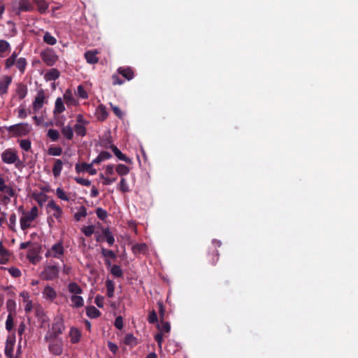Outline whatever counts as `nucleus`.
<instances>
[{
    "instance_id": "nucleus-1",
    "label": "nucleus",
    "mask_w": 358,
    "mask_h": 358,
    "mask_svg": "<svg viewBox=\"0 0 358 358\" xmlns=\"http://www.w3.org/2000/svg\"><path fill=\"white\" fill-rule=\"evenodd\" d=\"M65 329L64 320L62 317H57L54 319L52 327L49 329L44 336V341H48L58 336L63 333Z\"/></svg>"
},
{
    "instance_id": "nucleus-2",
    "label": "nucleus",
    "mask_w": 358,
    "mask_h": 358,
    "mask_svg": "<svg viewBox=\"0 0 358 358\" xmlns=\"http://www.w3.org/2000/svg\"><path fill=\"white\" fill-rule=\"evenodd\" d=\"M7 130L14 136H24L29 134L31 127L28 123L22 122L8 127Z\"/></svg>"
},
{
    "instance_id": "nucleus-3",
    "label": "nucleus",
    "mask_w": 358,
    "mask_h": 358,
    "mask_svg": "<svg viewBox=\"0 0 358 358\" xmlns=\"http://www.w3.org/2000/svg\"><path fill=\"white\" fill-rule=\"evenodd\" d=\"M59 268L57 264H49L44 267L41 277L45 280H52L58 278Z\"/></svg>"
},
{
    "instance_id": "nucleus-4",
    "label": "nucleus",
    "mask_w": 358,
    "mask_h": 358,
    "mask_svg": "<svg viewBox=\"0 0 358 358\" xmlns=\"http://www.w3.org/2000/svg\"><path fill=\"white\" fill-rule=\"evenodd\" d=\"M24 216L20 218V227L25 230L30 227V222L36 219L38 215V208L34 206L29 212L23 213Z\"/></svg>"
},
{
    "instance_id": "nucleus-5",
    "label": "nucleus",
    "mask_w": 358,
    "mask_h": 358,
    "mask_svg": "<svg viewBox=\"0 0 358 358\" xmlns=\"http://www.w3.org/2000/svg\"><path fill=\"white\" fill-rule=\"evenodd\" d=\"M45 342L49 343L48 349L49 351L55 355H60L63 352V342L61 339L54 338Z\"/></svg>"
},
{
    "instance_id": "nucleus-6",
    "label": "nucleus",
    "mask_w": 358,
    "mask_h": 358,
    "mask_svg": "<svg viewBox=\"0 0 358 358\" xmlns=\"http://www.w3.org/2000/svg\"><path fill=\"white\" fill-rule=\"evenodd\" d=\"M64 252V249L62 242L54 244L50 250L45 253L46 257H54L57 259H61Z\"/></svg>"
},
{
    "instance_id": "nucleus-7",
    "label": "nucleus",
    "mask_w": 358,
    "mask_h": 358,
    "mask_svg": "<svg viewBox=\"0 0 358 358\" xmlns=\"http://www.w3.org/2000/svg\"><path fill=\"white\" fill-rule=\"evenodd\" d=\"M41 57L43 62H45L49 66H53L58 59L57 55L54 52L53 50L50 49H47L42 52Z\"/></svg>"
},
{
    "instance_id": "nucleus-8",
    "label": "nucleus",
    "mask_w": 358,
    "mask_h": 358,
    "mask_svg": "<svg viewBox=\"0 0 358 358\" xmlns=\"http://www.w3.org/2000/svg\"><path fill=\"white\" fill-rule=\"evenodd\" d=\"M1 159L6 164H13L17 159V155L15 150L7 149L1 153Z\"/></svg>"
},
{
    "instance_id": "nucleus-9",
    "label": "nucleus",
    "mask_w": 358,
    "mask_h": 358,
    "mask_svg": "<svg viewBox=\"0 0 358 358\" xmlns=\"http://www.w3.org/2000/svg\"><path fill=\"white\" fill-rule=\"evenodd\" d=\"M47 209L52 210L54 211L52 216L57 220H60L63 214V210L53 199L48 201L47 204Z\"/></svg>"
},
{
    "instance_id": "nucleus-10",
    "label": "nucleus",
    "mask_w": 358,
    "mask_h": 358,
    "mask_svg": "<svg viewBox=\"0 0 358 358\" xmlns=\"http://www.w3.org/2000/svg\"><path fill=\"white\" fill-rule=\"evenodd\" d=\"M45 99V95L44 91L43 90H39L33 102V108L35 111L40 110L43 107Z\"/></svg>"
},
{
    "instance_id": "nucleus-11",
    "label": "nucleus",
    "mask_w": 358,
    "mask_h": 358,
    "mask_svg": "<svg viewBox=\"0 0 358 358\" xmlns=\"http://www.w3.org/2000/svg\"><path fill=\"white\" fill-rule=\"evenodd\" d=\"M12 82V78L9 76H3L0 78V94L3 95L8 92V88Z\"/></svg>"
},
{
    "instance_id": "nucleus-12",
    "label": "nucleus",
    "mask_w": 358,
    "mask_h": 358,
    "mask_svg": "<svg viewBox=\"0 0 358 358\" xmlns=\"http://www.w3.org/2000/svg\"><path fill=\"white\" fill-rule=\"evenodd\" d=\"M76 171L78 173L82 171H87L90 175H95L96 173V170L92 168V164H87L85 162L82 163L81 164H76Z\"/></svg>"
},
{
    "instance_id": "nucleus-13",
    "label": "nucleus",
    "mask_w": 358,
    "mask_h": 358,
    "mask_svg": "<svg viewBox=\"0 0 358 358\" xmlns=\"http://www.w3.org/2000/svg\"><path fill=\"white\" fill-rule=\"evenodd\" d=\"M42 294L43 298L50 301H53L57 297L56 291L49 285L45 287L43 291L42 292Z\"/></svg>"
},
{
    "instance_id": "nucleus-14",
    "label": "nucleus",
    "mask_w": 358,
    "mask_h": 358,
    "mask_svg": "<svg viewBox=\"0 0 358 358\" xmlns=\"http://www.w3.org/2000/svg\"><path fill=\"white\" fill-rule=\"evenodd\" d=\"M117 73L122 75L127 80H130L134 78V71L131 67H119Z\"/></svg>"
},
{
    "instance_id": "nucleus-15",
    "label": "nucleus",
    "mask_w": 358,
    "mask_h": 358,
    "mask_svg": "<svg viewBox=\"0 0 358 358\" xmlns=\"http://www.w3.org/2000/svg\"><path fill=\"white\" fill-rule=\"evenodd\" d=\"M110 149L113 152L114 155L120 160L124 161L127 164H131L132 161L130 158L123 154L115 145H110Z\"/></svg>"
},
{
    "instance_id": "nucleus-16",
    "label": "nucleus",
    "mask_w": 358,
    "mask_h": 358,
    "mask_svg": "<svg viewBox=\"0 0 358 358\" xmlns=\"http://www.w3.org/2000/svg\"><path fill=\"white\" fill-rule=\"evenodd\" d=\"M61 133L67 140H72L73 138V129L70 124L64 126L62 124Z\"/></svg>"
},
{
    "instance_id": "nucleus-17",
    "label": "nucleus",
    "mask_w": 358,
    "mask_h": 358,
    "mask_svg": "<svg viewBox=\"0 0 358 358\" xmlns=\"http://www.w3.org/2000/svg\"><path fill=\"white\" fill-rule=\"evenodd\" d=\"M71 301V306L73 308H81L84 306V299L83 298L78 295H71L70 297Z\"/></svg>"
},
{
    "instance_id": "nucleus-18",
    "label": "nucleus",
    "mask_w": 358,
    "mask_h": 358,
    "mask_svg": "<svg viewBox=\"0 0 358 358\" xmlns=\"http://www.w3.org/2000/svg\"><path fill=\"white\" fill-rule=\"evenodd\" d=\"M68 291L72 295H78L83 293L82 288L75 282H71L67 285Z\"/></svg>"
},
{
    "instance_id": "nucleus-19",
    "label": "nucleus",
    "mask_w": 358,
    "mask_h": 358,
    "mask_svg": "<svg viewBox=\"0 0 358 358\" xmlns=\"http://www.w3.org/2000/svg\"><path fill=\"white\" fill-rule=\"evenodd\" d=\"M219 252L217 250L212 249L211 251L208 252V262L212 266H215L217 262L219 261Z\"/></svg>"
},
{
    "instance_id": "nucleus-20",
    "label": "nucleus",
    "mask_w": 358,
    "mask_h": 358,
    "mask_svg": "<svg viewBox=\"0 0 358 358\" xmlns=\"http://www.w3.org/2000/svg\"><path fill=\"white\" fill-rule=\"evenodd\" d=\"M34 7L29 0H20L18 10L19 12L31 11Z\"/></svg>"
},
{
    "instance_id": "nucleus-21",
    "label": "nucleus",
    "mask_w": 358,
    "mask_h": 358,
    "mask_svg": "<svg viewBox=\"0 0 358 358\" xmlns=\"http://www.w3.org/2000/svg\"><path fill=\"white\" fill-rule=\"evenodd\" d=\"M63 162L61 159H57L55 160V164L52 168V173L55 178L60 176L62 170Z\"/></svg>"
},
{
    "instance_id": "nucleus-22",
    "label": "nucleus",
    "mask_w": 358,
    "mask_h": 358,
    "mask_svg": "<svg viewBox=\"0 0 358 358\" xmlns=\"http://www.w3.org/2000/svg\"><path fill=\"white\" fill-rule=\"evenodd\" d=\"M59 76L60 73L57 69H51L45 73V78L46 80L52 81L57 80Z\"/></svg>"
},
{
    "instance_id": "nucleus-23",
    "label": "nucleus",
    "mask_w": 358,
    "mask_h": 358,
    "mask_svg": "<svg viewBox=\"0 0 358 358\" xmlns=\"http://www.w3.org/2000/svg\"><path fill=\"white\" fill-rule=\"evenodd\" d=\"M69 336L71 337V342L72 343H77L80 339L81 334L78 329L72 327L70 330Z\"/></svg>"
},
{
    "instance_id": "nucleus-24",
    "label": "nucleus",
    "mask_w": 358,
    "mask_h": 358,
    "mask_svg": "<svg viewBox=\"0 0 358 358\" xmlns=\"http://www.w3.org/2000/svg\"><path fill=\"white\" fill-rule=\"evenodd\" d=\"M102 233L105 237V240L108 243V245H113L115 243V238L109 228H103L102 229Z\"/></svg>"
},
{
    "instance_id": "nucleus-25",
    "label": "nucleus",
    "mask_w": 358,
    "mask_h": 358,
    "mask_svg": "<svg viewBox=\"0 0 358 358\" xmlns=\"http://www.w3.org/2000/svg\"><path fill=\"white\" fill-rule=\"evenodd\" d=\"M86 314L90 318H97L101 315V312L94 306H90L87 307Z\"/></svg>"
},
{
    "instance_id": "nucleus-26",
    "label": "nucleus",
    "mask_w": 358,
    "mask_h": 358,
    "mask_svg": "<svg viewBox=\"0 0 358 358\" xmlns=\"http://www.w3.org/2000/svg\"><path fill=\"white\" fill-rule=\"evenodd\" d=\"M37 5L40 13H45L48 9L49 5L45 0H33Z\"/></svg>"
},
{
    "instance_id": "nucleus-27",
    "label": "nucleus",
    "mask_w": 358,
    "mask_h": 358,
    "mask_svg": "<svg viewBox=\"0 0 358 358\" xmlns=\"http://www.w3.org/2000/svg\"><path fill=\"white\" fill-rule=\"evenodd\" d=\"M85 57L89 64H94L99 61L98 57L96 56V52L92 51H87L85 53Z\"/></svg>"
},
{
    "instance_id": "nucleus-28",
    "label": "nucleus",
    "mask_w": 358,
    "mask_h": 358,
    "mask_svg": "<svg viewBox=\"0 0 358 358\" xmlns=\"http://www.w3.org/2000/svg\"><path fill=\"white\" fill-rule=\"evenodd\" d=\"M27 65V59L24 57H20L17 59L15 66L21 73H24Z\"/></svg>"
},
{
    "instance_id": "nucleus-29",
    "label": "nucleus",
    "mask_w": 358,
    "mask_h": 358,
    "mask_svg": "<svg viewBox=\"0 0 358 358\" xmlns=\"http://www.w3.org/2000/svg\"><path fill=\"white\" fill-rule=\"evenodd\" d=\"M65 110V107L62 98L58 97L55 101L54 114L62 113Z\"/></svg>"
},
{
    "instance_id": "nucleus-30",
    "label": "nucleus",
    "mask_w": 358,
    "mask_h": 358,
    "mask_svg": "<svg viewBox=\"0 0 358 358\" xmlns=\"http://www.w3.org/2000/svg\"><path fill=\"white\" fill-rule=\"evenodd\" d=\"M16 92L20 99H23L27 94V87L24 84L20 83L17 85Z\"/></svg>"
},
{
    "instance_id": "nucleus-31",
    "label": "nucleus",
    "mask_w": 358,
    "mask_h": 358,
    "mask_svg": "<svg viewBox=\"0 0 358 358\" xmlns=\"http://www.w3.org/2000/svg\"><path fill=\"white\" fill-rule=\"evenodd\" d=\"M73 129L78 136L83 137L87 134V129L84 124H76L73 127Z\"/></svg>"
},
{
    "instance_id": "nucleus-32",
    "label": "nucleus",
    "mask_w": 358,
    "mask_h": 358,
    "mask_svg": "<svg viewBox=\"0 0 358 358\" xmlns=\"http://www.w3.org/2000/svg\"><path fill=\"white\" fill-rule=\"evenodd\" d=\"M106 287L107 291V296L110 298L113 297L115 291V285L111 280H107L106 281Z\"/></svg>"
},
{
    "instance_id": "nucleus-33",
    "label": "nucleus",
    "mask_w": 358,
    "mask_h": 358,
    "mask_svg": "<svg viewBox=\"0 0 358 358\" xmlns=\"http://www.w3.org/2000/svg\"><path fill=\"white\" fill-rule=\"evenodd\" d=\"M17 55L15 52H13V54L6 59L5 62V67L6 69H10L12 66L15 64L17 61Z\"/></svg>"
},
{
    "instance_id": "nucleus-34",
    "label": "nucleus",
    "mask_w": 358,
    "mask_h": 358,
    "mask_svg": "<svg viewBox=\"0 0 358 358\" xmlns=\"http://www.w3.org/2000/svg\"><path fill=\"white\" fill-rule=\"evenodd\" d=\"M108 117V113L103 106L101 105L97 109V118L101 121H104Z\"/></svg>"
},
{
    "instance_id": "nucleus-35",
    "label": "nucleus",
    "mask_w": 358,
    "mask_h": 358,
    "mask_svg": "<svg viewBox=\"0 0 358 358\" xmlns=\"http://www.w3.org/2000/svg\"><path fill=\"white\" fill-rule=\"evenodd\" d=\"M101 253L105 259H115L117 257L115 253L113 250H108L104 248H101Z\"/></svg>"
},
{
    "instance_id": "nucleus-36",
    "label": "nucleus",
    "mask_w": 358,
    "mask_h": 358,
    "mask_svg": "<svg viewBox=\"0 0 358 358\" xmlns=\"http://www.w3.org/2000/svg\"><path fill=\"white\" fill-rule=\"evenodd\" d=\"M116 172L120 176H126L129 172V168L124 164H120L116 167Z\"/></svg>"
},
{
    "instance_id": "nucleus-37",
    "label": "nucleus",
    "mask_w": 358,
    "mask_h": 358,
    "mask_svg": "<svg viewBox=\"0 0 358 358\" xmlns=\"http://www.w3.org/2000/svg\"><path fill=\"white\" fill-rule=\"evenodd\" d=\"M124 343L127 345H136L137 344L136 337L131 334H127L125 336Z\"/></svg>"
},
{
    "instance_id": "nucleus-38",
    "label": "nucleus",
    "mask_w": 358,
    "mask_h": 358,
    "mask_svg": "<svg viewBox=\"0 0 358 358\" xmlns=\"http://www.w3.org/2000/svg\"><path fill=\"white\" fill-rule=\"evenodd\" d=\"M110 271L111 274L116 278H122L123 275V272L120 266L118 265H113L110 269Z\"/></svg>"
},
{
    "instance_id": "nucleus-39",
    "label": "nucleus",
    "mask_w": 358,
    "mask_h": 358,
    "mask_svg": "<svg viewBox=\"0 0 358 358\" xmlns=\"http://www.w3.org/2000/svg\"><path fill=\"white\" fill-rule=\"evenodd\" d=\"M132 249L134 253H145L148 246L145 243L136 244L133 246Z\"/></svg>"
},
{
    "instance_id": "nucleus-40",
    "label": "nucleus",
    "mask_w": 358,
    "mask_h": 358,
    "mask_svg": "<svg viewBox=\"0 0 358 358\" xmlns=\"http://www.w3.org/2000/svg\"><path fill=\"white\" fill-rule=\"evenodd\" d=\"M118 189L122 192L126 193L129 192V185L125 178H122L118 185Z\"/></svg>"
},
{
    "instance_id": "nucleus-41",
    "label": "nucleus",
    "mask_w": 358,
    "mask_h": 358,
    "mask_svg": "<svg viewBox=\"0 0 358 358\" xmlns=\"http://www.w3.org/2000/svg\"><path fill=\"white\" fill-rule=\"evenodd\" d=\"M43 41L48 45H53L56 44L57 39L49 32H46L43 36Z\"/></svg>"
},
{
    "instance_id": "nucleus-42",
    "label": "nucleus",
    "mask_w": 358,
    "mask_h": 358,
    "mask_svg": "<svg viewBox=\"0 0 358 358\" xmlns=\"http://www.w3.org/2000/svg\"><path fill=\"white\" fill-rule=\"evenodd\" d=\"M87 215V208L85 206H81L79 210L74 215V218L76 221H80L82 217H86Z\"/></svg>"
},
{
    "instance_id": "nucleus-43",
    "label": "nucleus",
    "mask_w": 358,
    "mask_h": 358,
    "mask_svg": "<svg viewBox=\"0 0 358 358\" xmlns=\"http://www.w3.org/2000/svg\"><path fill=\"white\" fill-rule=\"evenodd\" d=\"M64 99L67 105H72L76 103V100L69 90H67L64 94Z\"/></svg>"
},
{
    "instance_id": "nucleus-44",
    "label": "nucleus",
    "mask_w": 358,
    "mask_h": 358,
    "mask_svg": "<svg viewBox=\"0 0 358 358\" xmlns=\"http://www.w3.org/2000/svg\"><path fill=\"white\" fill-rule=\"evenodd\" d=\"M47 136L52 141H57L59 138V131L56 129H50L48 131Z\"/></svg>"
},
{
    "instance_id": "nucleus-45",
    "label": "nucleus",
    "mask_w": 358,
    "mask_h": 358,
    "mask_svg": "<svg viewBox=\"0 0 358 358\" xmlns=\"http://www.w3.org/2000/svg\"><path fill=\"white\" fill-rule=\"evenodd\" d=\"M9 48L10 45L6 41L0 40V57H4L3 54L6 52Z\"/></svg>"
},
{
    "instance_id": "nucleus-46",
    "label": "nucleus",
    "mask_w": 358,
    "mask_h": 358,
    "mask_svg": "<svg viewBox=\"0 0 358 358\" xmlns=\"http://www.w3.org/2000/svg\"><path fill=\"white\" fill-rule=\"evenodd\" d=\"M20 148L24 151H29L31 149V143L29 139H22L20 141Z\"/></svg>"
},
{
    "instance_id": "nucleus-47",
    "label": "nucleus",
    "mask_w": 358,
    "mask_h": 358,
    "mask_svg": "<svg viewBox=\"0 0 358 358\" xmlns=\"http://www.w3.org/2000/svg\"><path fill=\"white\" fill-rule=\"evenodd\" d=\"M48 199V196L42 192H40L39 194H36L34 196V199L38 202V203L40 206H42L44 202L46 201Z\"/></svg>"
},
{
    "instance_id": "nucleus-48",
    "label": "nucleus",
    "mask_w": 358,
    "mask_h": 358,
    "mask_svg": "<svg viewBox=\"0 0 358 358\" xmlns=\"http://www.w3.org/2000/svg\"><path fill=\"white\" fill-rule=\"evenodd\" d=\"M62 153V149L60 147H50L48 149V154L52 156H60Z\"/></svg>"
},
{
    "instance_id": "nucleus-49",
    "label": "nucleus",
    "mask_w": 358,
    "mask_h": 358,
    "mask_svg": "<svg viewBox=\"0 0 358 358\" xmlns=\"http://www.w3.org/2000/svg\"><path fill=\"white\" fill-rule=\"evenodd\" d=\"M13 346L14 344L13 343H6L5 347V355L8 358H13Z\"/></svg>"
},
{
    "instance_id": "nucleus-50",
    "label": "nucleus",
    "mask_w": 358,
    "mask_h": 358,
    "mask_svg": "<svg viewBox=\"0 0 358 358\" xmlns=\"http://www.w3.org/2000/svg\"><path fill=\"white\" fill-rule=\"evenodd\" d=\"M13 318L11 313H9L6 321V329L10 331L13 329Z\"/></svg>"
},
{
    "instance_id": "nucleus-51",
    "label": "nucleus",
    "mask_w": 358,
    "mask_h": 358,
    "mask_svg": "<svg viewBox=\"0 0 358 358\" xmlns=\"http://www.w3.org/2000/svg\"><path fill=\"white\" fill-rule=\"evenodd\" d=\"M56 194L59 199H60L63 201H69V196L66 195V194L64 192V191L60 187H58L56 189Z\"/></svg>"
},
{
    "instance_id": "nucleus-52",
    "label": "nucleus",
    "mask_w": 358,
    "mask_h": 358,
    "mask_svg": "<svg viewBox=\"0 0 358 358\" xmlns=\"http://www.w3.org/2000/svg\"><path fill=\"white\" fill-rule=\"evenodd\" d=\"M96 214L97 217L101 220H105L108 216L107 211L101 208H96Z\"/></svg>"
},
{
    "instance_id": "nucleus-53",
    "label": "nucleus",
    "mask_w": 358,
    "mask_h": 358,
    "mask_svg": "<svg viewBox=\"0 0 358 358\" xmlns=\"http://www.w3.org/2000/svg\"><path fill=\"white\" fill-rule=\"evenodd\" d=\"M82 231L83 233L86 236H91L94 232V227L93 225H89L87 227H85L82 229Z\"/></svg>"
},
{
    "instance_id": "nucleus-54",
    "label": "nucleus",
    "mask_w": 358,
    "mask_h": 358,
    "mask_svg": "<svg viewBox=\"0 0 358 358\" xmlns=\"http://www.w3.org/2000/svg\"><path fill=\"white\" fill-rule=\"evenodd\" d=\"M148 321L150 324H155L158 321L157 315L155 310H153L150 313Z\"/></svg>"
},
{
    "instance_id": "nucleus-55",
    "label": "nucleus",
    "mask_w": 358,
    "mask_h": 358,
    "mask_svg": "<svg viewBox=\"0 0 358 358\" xmlns=\"http://www.w3.org/2000/svg\"><path fill=\"white\" fill-rule=\"evenodd\" d=\"M16 223V215L12 213L9 217V228L13 231H15V226Z\"/></svg>"
},
{
    "instance_id": "nucleus-56",
    "label": "nucleus",
    "mask_w": 358,
    "mask_h": 358,
    "mask_svg": "<svg viewBox=\"0 0 358 358\" xmlns=\"http://www.w3.org/2000/svg\"><path fill=\"white\" fill-rule=\"evenodd\" d=\"M159 329L161 332L169 333L171 330V326L169 322H163V320H162V325L161 327H159Z\"/></svg>"
},
{
    "instance_id": "nucleus-57",
    "label": "nucleus",
    "mask_w": 358,
    "mask_h": 358,
    "mask_svg": "<svg viewBox=\"0 0 358 358\" xmlns=\"http://www.w3.org/2000/svg\"><path fill=\"white\" fill-rule=\"evenodd\" d=\"M75 180L76 181L77 183L86 187H89L91 185V181L88 179L77 177L75 178Z\"/></svg>"
},
{
    "instance_id": "nucleus-58",
    "label": "nucleus",
    "mask_w": 358,
    "mask_h": 358,
    "mask_svg": "<svg viewBox=\"0 0 358 358\" xmlns=\"http://www.w3.org/2000/svg\"><path fill=\"white\" fill-rule=\"evenodd\" d=\"M10 252L3 246L2 242H0V256L1 257H10Z\"/></svg>"
},
{
    "instance_id": "nucleus-59",
    "label": "nucleus",
    "mask_w": 358,
    "mask_h": 358,
    "mask_svg": "<svg viewBox=\"0 0 358 358\" xmlns=\"http://www.w3.org/2000/svg\"><path fill=\"white\" fill-rule=\"evenodd\" d=\"M8 270L9 273L14 278H18L22 274L20 270L15 267H10Z\"/></svg>"
},
{
    "instance_id": "nucleus-60",
    "label": "nucleus",
    "mask_w": 358,
    "mask_h": 358,
    "mask_svg": "<svg viewBox=\"0 0 358 358\" xmlns=\"http://www.w3.org/2000/svg\"><path fill=\"white\" fill-rule=\"evenodd\" d=\"M100 177L103 179V184L105 185H111L116 180V178H105L103 173L100 174Z\"/></svg>"
},
{
    "instance_id": "nucleus-61",
    "label": "nucleus",
    "mask_w": 358,
    "mask_h": 358,
    "mask_svg": "<svg viewBox=\"0 0 358 358\" xmlns=\"http://www.w3.org/2000/svg\"><path fill=\"white\" fill-rule=\"evenodd\" d=\"M111 108L117 117L119 118H122L123 113L119 107L111 104Z\"/></svg>"
},
{
    "instance_id": "nucleus-62",
    "label": "nucleus",
    "mask_w": 358,
    "mask_h": 358,
    "mask_svg": "<svg viewBox=\"0 0 358 358\" xmlns=\"http://www.w3.org/2000/svg\"><path fill=\"white\" fill-rule=\"evenodd\" d=\"M115 327L117 329H122V327H123V320H122V317L121 316H118L117 317H116L115 320V324H114Z\"/></svg>"
},
{
    "instance_id": "nucleus-63",
    "label": "nucleus",
    "mask_w": 358,
    "mask_h": 358,
    "mask_svg": "<svg viewBox=\"0 0 358 358\" xmlns=\"http://www.w3.org/2000/svg\"><path fill=\"white\" fill-rule=\"evenodd\" d=\"M6 306L8 308V311L11 313L13 310H14L15 307V301L13 299H8L6 302Z\"/></svg>"
},
{
    "instance_id": "nucleus-64",
    "label": "nucleus",
    "mask_w": 358,
    "mask_h": 358,
    "mask_svg": "<svg viewBox=\"0 0 358 358\" xmlns=\"http://www.w3.org/2000/svg\"><path fill=\"white\" fill-rule=\"evenodd\" d=\"M104 298L102 296L97 295L95 298L94 303L99 308H103Z\"/></svg>"
}]
</instances>
